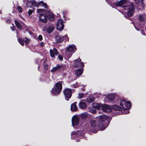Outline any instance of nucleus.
I'll return each mask as SVG.
<instances>
[{
	"label": "nucleus",
	"instance_id": "obj_1",
	"mask_svg": "<svg viewBox=\"0 0 146 146\" xmlns=\"http://www.w3.org/2000/svg\"><path fill=\"white\" fill-rule=\"evenodd\" d=\"M114 5L121 7L122 11L127 10V15L131 16L134 13V9L133 3L129 2V0H122L117 3H113Z\"/></svg>",
	"mask_w": 146,
	"mask_h": 146
},
{
	"label": "nucleus",
	"instance_id": "obj_2",
	"mask_svg": "<svg viewBox=\"0 0 146 146\" xmlns=\"http://www.w3.org/2000/svg\"><path fill=\"white\" fill-rule=\"evenodd\" d=\"M90 123L91 126V130L94 133H96L99 130L102 131L104 130L108 125V124H107L105 126H104L103 127H102L103 125L102 124H99L98 126H97L95 120H90Z\"/></svg>",
	"mask_w": 146,
	"mask_h": 146
},
{
	"label": "nucleus",
	"instance_id": "obj_3",
	"mask_svg": "<svg viewBox=\"0 0 146 146\" xmlns=\"http://www.w3.org/2000/svg\"><path fill=\"white\" fill-rule=\"evenodd\" d=\"M33 5L36 7L41 6L44 7L45 8H47V4L42 1H40L37 3L35 0H33L28 1L26 4L27 7L28 8L31 7Z\"/></svg>",
	"mask_w": 146,
	"mask_h": 146
},
{
	"label": "nucleus",
	"instance_id": "obj_4",
	"mask_svg": "<svg viewBox=\"0 0 146 146\" xmlns=\"http://www.w3.org/2000/svg\"><path fill=\"white\" fill-rule=\"evenodd\" d=\"M62 82H58L55 85L54 87L52 89L51 93L54 95L58 94L62 89Z\"/></svg>",
	"mask_w": 146,
	"mask_h": 146
},
{
	"label": "nucleus",
	"instance_id": "obj_5",
	"mask_svg": "<svg viewBox=\"0 0 146 146\" xmlns=\"http://www.w3.org/2000/svg\"><path fill=\"white\" fill-rule=\"evenodd\" d=\"M108 118L109 116L105 115H100L99 116V120L100 122L101 123L100 124L103 125V126H102L103 127L104 126H105V125L107 124L109 125L110 121L108 120Z\"/></svg>",
	"mask_w": 146,
	"mask_h": 146
},
{
	"label": "nucleus",
	"instance_id": "obj_6",
	"mask_svg": "<svg viewBox=\"0 0 146 146\" xmlns=\"http://www.w3.org/2000/svg\"><path fill=\"white\" fill-rule=\"evenodd\" d=\"M120 106L123 110L129 109L131 106V104L129 101H127L124 100H121L119 103Z\"/></svg>",
	"mask_w": 146,
	"mask_h": 146
},
{
	"label": "nucleus",
	"instance_id": "obj_7",
	"mask_svg": "<svg viewBox=\"0 0 146 146\" xmlns=\"http://www.w3.org/2000/svg\"><path fill=\"white\" fill-rule=\"evenodd\" d=\"M116 95L115 94H110L104 96V101L105 102H112L115 98Z\"/></svg>",
	"mask_w": 146,
	"mask_h": 146
},
{
	"label": "nucleus",
	"instance_id": "obj_8",
	"mask_svg": "<svg viewBox=\"0 0 146 146\" xmlns=\"http://www.w3.org/2000/svg\"><path fill=\"white\" fill-rule=\"evenodd\" d=\"M64 92L66 100H68L72 96L71 90L68 88H66L64 91Z\"/></svg>",
	"mask_w": 146,
	"mask_h": 146
},
{
	"label": "nucleus",
	"instance_id": "obj_9",
	"mask_svg": "<svg viewBox=\"0 0 146 146\" xmlns=\"http://www.w3.org/2000/svg\"><path fill=\"white\" fill-rule=\"evenodd\" d=\"M84 134V133L82 131H77L76 132L73 131L71 133L72 138H77V137L79 135V136L81 137Z\"/></svg>",
	"mask_w": 146,
	"mask_h": 146
},
{
	"label": "nucleus",
	"instance_id": "obj_10",
	"mask_svg": "<svg viewBox=\"0 0 146 146\" xmlns=\"http://www.w3.org/2000/svg\"><path fill=\"white\" fill-rule=\"evenodd\" d=\"M80 117L79 115H75L72 117V126L74 127V126L78 125Z\"/></svg>",
	"mask_w": 146,
	"mask_h": 146
},
{
	"label": "nucleus",
	"instance_id": "obj_11",
	"mask_svg": "<svg viewBox=\"0 0 146 146\" xmlns=\"http://www.w3.org/2000/svg\"><path fill=\"white\" fill-rule=\"evenodd\" d=\"M74 66L76 67H80L84 66V64L83 62H81V60L79 58L78 59L74 61Z\"/></svg>",
	"mask_w": 146,
	"mask_h": 146
},
{
	"label": "nucleus",
	"instance_id": "obj_12",
	"mask_svg": "<svg viewBox=\"0 0 146 146\" xmlns=\"http://www.w3.org/2000/svg\"><path fill=\"white\" fill-rule=\"evenodd\" d=\"M64 27L63 20L61 19H59L56 25L57 29L59 31H62L64 29Z\"/></svg>",
	"mask_w": 146,
	"mask_h": 146
},
{
	"label": "nucleus",
	"instance_id": "obj_13",
	"mask_svg": "<svg viewBox=\"0 0 146 146\" xmlns=\"http://www.w3.org/2000/svg\"><path fill=\"white\" fill-rule=\"evenodd\" d=\"M56 39L58 42H60L64 40L65 41L68 40V38L67 35H66L63 36H56Z\"/></svg>",
	"mask_w": 146,
	"mask_h": 146
},
{
	"label": "nucleus",
	"instance_id": "obj_14",
	"mask_svg": "<svg viewBox=\"0 0 146 146\" xmlns=\"http://www.w3.org/2000/svg\"><path fill=\"white\" fill-rule=\"evenodd\" d=\"M18 40L20 44L22 46L24 45V42H25L26 44H27L30 42V40L29 39L25 37L24 39L21 38H18Z\"/></svg>",
	"mask_w": 146,
	"mask_h": 146
},
{
	"label": "nucleus",
	"instance_id": "obj_15",
	"mask_svg": "<svg viewBox=\"0 0 146 146\" xmlns=\"http://www.w3.org/2000/svg\"><path fill=\"white\" fill-rule=\"evenodd\" d=\"M102 109L103 111L105 112H109L111 111V108L109 106L104 104L102 106Z\"/></svg>",
	"mask_w": 146,
	"mask_h": 146
},
{
	"label": "nucleus",
	"instance_id": "obj_16",
	"mask_svg": "<svg viewBox=\"0 0 146 146\" xmlns=\"http://www.w3.org/2000/svg\"><path fill=\"white\" fill-rule=\"evenodd\" d=\"M62 64H58L56 66L54 67L51 70V72L52 73L54 72L58 71L63 67Z\"/></svg>",
	"mask_w": 146,
	"mask_h": 146
},
{
	"label": "nucleus",
	"instance_id": "obj_17",
	"mask_svg": "<svg viewBox=\"0 0 146 146\" xmlns=\"http://www.w3.org/2000/svg\"><path fill=\"white\" fill-rule=\"evenodd\" d=\"M50 54L52 57H55V55L57 56L58 54V52L56 48L53 49H50Z\"/></svg>",
	"mask_w": 146,
	"mask_h": 146
},
{
	"label": "nucleus",
	"instance_id": "obj_18",
	"mask_svg": "<svg viewBox=\"0 0 146 146\" xmlns=\"http://www.w3.org/2000/svg\"><path fill=\"white\" fill-rule=\"evenodd\" d=\"M39 20L44 23H46L47 19L45 17V15H44V14H40V15Z\"/></svg>",
	"mask_w": 146,
	"mask_h": 146
},
{
	"label": "nucleus",
	"instance_id": "obj_19",
	"mask_svg": "<svg viewBox=\"0 0 146 146\" xmlns=\"http://www.w3.org/2000/svg\"><path fill=\"white\" fill-rule=\"evenodd\" d=\"M102 104L100 103H95L93 104V107L97 110H99L102 108Z\"/></svg>",
	"mask_w": 146,
	"mask_h": 146
},
{
	"label": "nucleus",
	"instance_id": "obj_20",
	"mask_svg": "<svg viewBox=\"0 0 146 146\" xmlns=\"http://www.w3.org/2000/svg\"><path fill=\"white\" fill-rule=\"evenodd\" d=\"M75 49V46L73 44L69 45L66 48L67 51L70 52L73 51Z\"/></svg>",
	"mask_w": 146,
	"mask_h": 146
},
{
	"label": "nucleus",
	"instance_id": "obj_21",
	"mask_svg": "<svg viewBox=\"0 0 146 146\" xmlns=\"http://www.w3.org/2000/svg\"><path fill=\"white\" fill-rule=\"evenodd\" d=\"M76 102H75L72 104L71 106V110L72 111H76L77 110V106L76 105Z\"/></svg>",
	"mask_w": 146,
	"mask_h": 146
},
{
	"label": "nucleus",
	"instance_id": "obj_22",
	"mask_svg": "<svg viewBox=\"0 0 146 146\" xmlns=\"http://www.w3.org/2000/svg\"><path fill=\"white\" fill-rule=\"evenodd\" d=\"M112 109L115 111H121L122 108L120 106H119L117 105H114L112 106Z\"/></svg>",
	"mask_w": 146,
	"mask_h": 146
},
{
	"label": "nucleus",
	"instance_id": "obj_23",
	"mask_svg": "<svg viewBox=\"0 0 146 146\" xmlns=\"http://www.w3.org/2000/svg\"><path fill=\"white\" fill-rule=\"evenodd\" d=\"M86 106L85 103L80 102L79 104V107L81 109H85L86 108Z\"/></svg>",
	"mask_w": 146,
	"mask_h": 146
},
{
	"label": "nucleus",
	"instance_id": "obj_24",
	"mask_svg": "<svg viewBox=\"0 0 146 146\" xmlns=\"http://www.w3.org/2000/svg\"><path fill=\"white\" fill-rule=\"evenodd\" d=\"M80 116L82 119H86L88 116V114L87 112H84L80 115Z\"/></svg>",
	"mask_w": 146,
	"mask_h": 146
},
{
	"label": "nucleus",
	"instance_id": "obj_25",
	"mask_svg": "<svg viewBox=\"0 0 146 146\" xmlns=\"http://www.w3.org/2000/svg\"><path fill=\"white\" fill-rule=\"evenodd\" d=\"M15 23L16 25L18 28L19 29H21L22 28V26L16 20H15Z\"/></svg>",
	"mask_w": 146,
	"mask_h": 146
},
{
	"label": "nucleus",
	"instance_id": "obj_26",
	"mask_svg": "<svg viewBox=\"0 0 146 146\" xmlns=\"http://www.w3.org/2000/svg\"><path fill=\"white\" fill-rule=\"evenodd\" d=\"M95 100V98L91 97L87 99V102L89 103H91L93 102Z\"/></svg>",
	"mask_w": 146,
	"mask_h": 146
},
{
	"label": "nucleus",
	"instance_id": "obj_27",
	"mask_svg": "<svg viewBox=\"0 0 146 146\" xmlns=\"http://www.w3.org/2000/svg\"><path fill=\"white\" fill-rule=\"evenodd\" d=\"M83 71L82 69H78L77 71L75 73L76 75L77 76H79L82 75V73Z\"/></svg>",
	"mask_w": 146,
	"mask_h": 146
},
{
	"label": "nucleus",
	"instance_id": "obj_28",
	"mask_svg": "<svg viewBox=\"0 0 146 146\" xmlns=\"http://www.w3.org/2000/svg\"><path fill=\"white\" fill-rule=\"evenodd\" d=\"M37 12L40 14H45V11L44 10L42 9H39L37 10Z\"/></svg>",
	"mask_w": 146,
	"mask_h": 146
},
{
	"label": "nucleus",
	"instance_id": "obj_29",
	"mask_svg": "<svg viewBox=\"0 0 146 146\" xmlns=\"http://www.w3.org/2000/svg\"><path fill=\"white\" fill-rule=\"evenodd\" d=\"M146 18V16L145 15H140L139 20L141 21H144Z\"/></svg>",
	"mask_w": 146,
	"mask_h": 146
},
{
	"label": "nucleus",
	"instance_id": "obj_30",
	"mask_svg": "<svg viewBox=\"0 0 146 146\" xmlns=\"http://www.w3.org/2000/svg\"><path fill=\"white\" fill-rule=\"evenodd\" d=\"M54 30V28L52 27H48L47 29V31L48 33H52Z\"/></svg>",
	"mask_w": 146,
	"mask_h": 146
},
{
	"label": "nucleus",
	"instance_id": "obj_31",
	"mask_svg": "<svg viewBox=\"0 0 146 146\" xmlns=\"http://www.w3.org/2000/svg\"><path fill=\"white\" fill-rule=\"evenodd\" d=\"M50 15L48 17L49 20L50 21H52L54 19V15L52 13H50Z\"/></svg>",
	"mask_w": 146,
	"mask_h": 146
},
{
	"label": "nucleus",
	"instance_id": "obj_32",
	"mask_svg": "<svg viewBox=\"0 0 146 146\" xmlns=\"http://www.w3.org/2000/svg\"><path fill=\"white\" fill-rule=\"evenodd\" d=\"M50 13H52V12L48 11L46 12V15L47 17H49L50 15Z\"/></svg>",
	"mask_w": 146,
	"mask_h": 146
},
{
	"label": "nucleus",
	"instance_id": "obj_33",
	"mask_svg": "<svg viewBox=\"0 0 146 146\" xmlns=\"http://www.w3.org/2000/svg\"><path fill=\"white\" fill-rule=\"evenodd\" d=\"M17 10L19 13H21L22 12V9L20 6L17 7Z\"/></svg>",
	"mask_w": 146,
	"mask_h": 146
},
{
	"label": "nucleus",
	"instance_id": "obj_34",
	"mask_svg": "<svg viewBox=\"0 0 146 146\" xmlns=\"http://www.w3.org/2000/svg\"><path fill=\"white\" fill-rule=\"evenodd\" d=\"M84 96L83 94L80 93L78 94V98L79 99H81L83 98Z\"/></svg>",
	"mask_w": 146,
	"mask_h": 146
},
{
	"label": "nucleus",
	"instance_id": "obj_35",
	"mask_svg": "<svg viewBox=\"0 0 146 146\" xmlns=\"http://www.w3.org/2000/svg\"><path fill=\"white\" fill-rule=\"evenodd\" d=\"M44 68L46 70H47L48 69V65L47 64H46L44 63Z\"/></svg>",
	"mask_w": 146,
	"mask_h": 146
},
{
	"label": "nucleus",
	"instance_id": "obj_36",
	"mask_svg": "<svg viewBox=\"0 0 146 146\" xmlns=\"http://www.w3.org/2000/svg\"><path fill=\"white\" fill-rule=\"evenodd\" d=\"M12 26H11V29L13 31H14L15 30V27L14 25L13 24H12Z\"/></svg>",
	"mask_w": 146,
	"mask_h": 146
},
{
	"label": "nucleus",
	"instance_id": "obj_37",
	"mask_svg": "<svg viewBox=\"0 0 146 146\" xmlns=\"http://www.w3.org/2000/svg\"><path fill=\"white\" fill-rule=\"evenodd\" d=\"M33 11V10H29L28 11V13L29 15H30L32 13Z\"/></svg>",
	"mask_w": 146,
	"mask_h": 146
},
{
	"label": "nucleus",
	"instance_id": "obj_38",
	"mask_svg": "<svg viewBox=\"0 0 146 146\" xmlns=\"http://www.w3.org/2000/svg\"><path fill=\"white\" fill-rule=\"evenodd\" d=\"M58 57L59 60H63V58L62 56L59 55L58 56Z\"/></svg>",
	"mask_w": 146,
	"mask_h": 146
},
{
	"label": "nucleus",
	"instance_id": "obj_39",
	"mask_svg": "<svg viewBox=\"0 0 146 146\" xmlns=\"http://www.w3.org/2000/svg\"><path fill=\"white\" fill-rule=\"evenodd\" d=\"M38 38L39 40H42V35H39L38 36Z\"/></svg>",
	"mask_w": 146,
	"mask_h": 146
},
{
	"label": "nucleus",
	"instance_id": "obj_40",
	"mask_svg": "<svg viewBox=\"0 0 146 146\" xmlns=\"http://www.w3.org/2000/svg\"><path fill=\"white\" fill-rule=\"evenodd\" d=\"M78 86V85L76 83L75 84H74L73 85V87L74 88H76Z\"/></svg>",
	"mask_w": 146,
	"mask_h": 146
},
{
	"label": "nucleus",
	"instance_id": "obj_41",
	"mask_svg": "<svg viewBox=\"0 0 146 146\" xmlns=\"http://www.w3.org/2000/svg\"><path fill=\"white\" fill-rule=\"evenodd\" d=\"M91 112L93 113H96V111L95 110H91Z\"/></svg>",
	"mask_w": 146,
	"mask_h": 146
},
{
	"label": "nucleus",
	"instance_id": "obj_42",
	"mask_svg": "<svg viewBox=\"0 0 146 146\" xmlns=\"http://www.w3.org/2000/svg\"><path fill=\"white\" fill-rule=\"evenodd\" d=\"M40 45L42 46H43L44 45L43 43L42 42H41L40 43Z\"/></svg>",
	"mask_w": 146,
	"mask_h": 146
},
{
	"label": "nucleus",
	"instance_id": "obj_43",
	"mask_svg": "<svg viewBox=\"0 0 146 146\" xmlns=\"http://www.w3.org/2000/svg\"><path fill=\"white\" fill-rule=\"evenodd\" d=\"M129 113V110H127V113H125L126 114H127V113Z\"/></svg>",
	"mask_w": 146,
	"mask_h": 146
},
{
	"label": "nucleus",
	"instance_id": "obj_44",
	"mask_svg": "<svg viewBox=\"0 0 146 146\" xmlns=\"http://www.w3.org/2000/svg\"><path fill=\"white\" fill-rule=\"evenodd\" d=\"M142 34L143 35H144V33H143V32L142 31Z\"/></svg>",
	"mask_w": 146,
	"mask_h": 146
},
{
	"label": "nucleus",
	"instance_id": "obj_45",
	"mask_svg": "<svg viewBox=\"0 0 146 146\" xmlns=\"http://www.w3.org/2000/svg\"><path fill=\"white\" fill-rule=\"evenodd\" d=\"M20 17H21V18H22V19H23V18H22V17H21V16H20Z\"/></svg>",
	"mask_w": 146,
	"mask_h": 146
},
{
	"label": "nucleus",
	"instance_id": "obj_46",
	"mask_svg": "<svg viewBox=\"0 0 146 146\" xmlns=\"http://www.w3.org/2000/svg\"><path fill=\"white\" fill-rule=\"evenodd\" d=\"M77 142H78L79 141L78 140L77 141Z\"/></svg>",
	"mask_w": 146,
	"mask_h": 146
},
{
	"label": "nucleus",
	"instance_id": "obj_47",
	"mask_svg": "<svg viewBox=\"0 0 146 146\" xmlns=\"http://www.w3.org/2000/svg\"><path fill=\"white\" fill-rule=\"evenodd\" d=\"M22 23L23 24H24V23Z\"/></svg>",
	"mask_w": 146,
	"mask_h": 146
},
{
	"label": "nucleus",
	"instance_id": "obj_48",
	"mask_svg": "<svg viewBox=\"0 0 146 146\" xmlns=\"http://www.w3.org/2000/svg\"><path fill=\"white\" fill-rule=\"evenodd\" d=\"M134 0L135 1H136V0Z\"/></svg>",
	"mask_w": 146,
	"mask_h": 146
}]
</instances>
